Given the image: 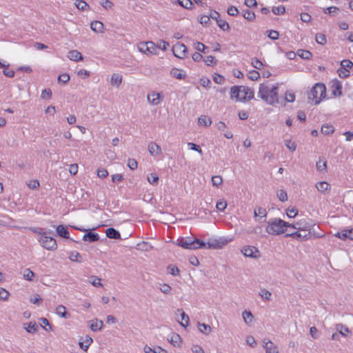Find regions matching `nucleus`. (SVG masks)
Here are the masks:
<instances>
[{"label": "nucleus", "instance_id": "f257e3e1", "mask_svg": "<svg viewBox=\"0 0 353 353\" xmlns=\"http://www.w3.org/2000/svg\"><path fill=\"white\" fill-rule=\"evenodd\" d=\"M278 87L277 83L271 86L261 83L259 86L258 97L270 105L279 103Z\"/></svg>", "mask_w": 353, "mask_h": 353}, {"label": "nucleus", "instance_id": "f03ea898", "mask_svg": "<svg viewBox=\"0 0 353 353\" xmlns=\"http://www.w3.org/2000/svg\"><path fill=\"white\" fill-rule=\"evenodd\" d=\"M288 222L281 219H272L268 221L266 232L272 235H279L283 234L286 230Z\"/></svg>", "mask_w": 353, "mask_h": 353}, {"label": "nucleus", "instance_id": "7ed1b4c3", "mask_svg": "<svg viewBox=\"0 0 353 353\" xmlns=\"http://www.w3.org/2000/svg\"><path fill=\"white\" fill-rule=\"evenodd\" d=\"M326 96V88L323 83H316L307 94L309 101H312L314 104H319L321 101Z\"/></svg>", "mask_w": 353, "mask_h": 353}, {"label": "nucleus", "instance_id": "20e7f679", "mask_svg": "<svg viewBox=\"0 0 353 353\" xmlns=\"http://www.w3.org/2000/svg\"><path fill=\"white\" fill-rule=\"evenodd\" d=\"M39 234H41L39 241L41 245L46 250H54L57 248V244L56 240L50 236H48L46 232L41 233L38 232Z\"/></svg>", "mask_w": 353, "mask_h": 353}, {"label": "nucleus", "instance_id": "39448f33", "mask_svg": "<svg viewBox=\"0 0 353 353\" xmlns=\"http://www.w3.org/2000/svg\"><path fill=\"white\" fill-rule=\"evenodd\" d=\"M228 241L225 238L210 239L207 243V249H220L226 245Z\"/></svg>", "mask_w": 353, "mask_h": 353}, {"label": "nucleus", "instance_id": "423d86ee", "mask_svg": "<svg viewBox=\"0 0 353 353\" xmlns=\"http://www.w3.org/2000/svg\"><path fill=\"white\" fill-rule=\"evenodd\" d=\"M172 52L176 57L183 59L187 52V47L182 43H176L172 47Z\"/></svg>", "mask_w": 353, "mask_h": 353}, {"label": "nucleus", "instance_id": "0eeeda50", "mask_svg": "<svg viewBox=\"0 0 353 353\" xmlns=\"http://www.w3.org/2000/svg\"><path fill=\"white\" fill-rule=\"evenodd\" d=\"M310 233L307 232V229H301L296 232L285 234V236H290L299 241L307 240L310 238Z\"/></svg>", "mask_w": 353, "mask_h": 353}, {"label": "nucleus", "instance_id": "6e6552de", "mask_svg": "<svg viewBox=\"0 0 353 353\" xmlns=\"http://www.w3.org/2000/svg\"><path fill=\"white\" fill-rule=\"evenodd\" d=\"M241 98L240 101H245L246 100H251L254 98V90L247 86L241 85Z\"/></svg>", "mask_w": 353, "mask_h": 353}, {"label": "nucleus", "instance_id": "1a4fd4ad", "mask_svg": "<svg viewBox=\"0 0 353 353\" xmlns=\"http://www.w3.org/2000/svg\"><path fill=\"white\" fill-rule=\"evenodd\" d=\"M263 347L266 353H279L276 346L268 339L263 340Z\"/></svg>", "mask_w": 353, "mask_h": 353}, {"label": "nucleus", "instance_id": "9d476101", "mask_svg": "<svg viewBox=\"0 0 353 353\" xmlns=\"http://www.w3.org/2000/svg\"><path fill=\"white\" fill-rule=\"evenodd\" d=\"M192 241V238H191V237L180 238V239H177V241L175 243L178 246H180L184 249L191 250Z\"/></svg>", "mask_w": 353, "mask_h": 353}, {"label": "nucleus", "instance_id": "9b49d317", "mask_svg": "<svg viewBox=\"0 0 353 353\" xmlns=\"http://www.w3.org/2000/svg\"><path fill=\"white\" fill-rule=\"evenodd\" d=\"M99 234L97 233L92 232L91 231L88 232L83 236V240L90 243L96 242L99 241Z\"/></svg>", "mask_w": 353, "mask_h": 353}, {"label": "nucleus", "instance_id": "f8f14e48", "mask_svg": "<svg viewBox=\"0 0 353 353\" xmlns=\"http://www.w3.org/2000/svg\"><path fill=\"white\" fill-rule=\"evenodd\" d=\"M258 252L259 251L256 248L250 246L245 247L242 250V253L244 254V256L251 258H256V256L254 255V253Z\"/></svg>", "mask_w": 353, "mask_h": 353}, {"label": "nucleus", "instance_id": "ddd939ff", "mask_svg": "<svg viewBox=\"0 0 353 353\" xmlns=\"http://www.w3.org/2000/svg\"><path fill=\"white\" fill-rule=\"evenodd\" d=\"M332 88L333 89L332 93L335 96H341L342 95V84L338 81L335 80L332 82Z\"/></svg>", "mask_w": 353, "mask_h": 353}, {"label": "nucleus", "instance_id": "4468645a", "mask_svg": "<svg viewBox=\"0 0 353 353\" xmlns=\"http://www.w3.org/2000/svg\"><path fill=\"white\" fill-rule=\"evenodd\" d=\"M254 216L255 217L260 216L258 219V221H259V222H264L265 220L263 221L262 218L267 216V211H266V210L265 208H263L261 207H258V208L254 209Z\"/></svg>", "mask_w": 353, "mask_h": 353}, {"label": "nucleus", "instance_id": "2eb2a0df", "mask_svg": "<svg viewBox=\"0 0 353 353\" xmlns=\"http://www.w3.org/2000/svg\"><path fill=\"white\" fill-rule=\"evenodd\" d=\"M90 322V327L92 331L97 332L98 330H101L103 326V323L102 321H99L97 319H95Z\"/></svg>", "mask_w": 353, "mask_h": 353}, {"label": "nucleus", "instance_id": "dca6fc26", "mask_svg": "<svg viewBox=\"0 0 353 353\" xmlns=\"http://www.w3.org/2000/svg\"><path fill=\"white\" fill-rule=\"evenodd\" d=\"M148 151L151 155L157 156L161 153V149L159 145L154 142H151L148 145Z\"/></svg>", "mask_w": 353, "mask_h": 353}, {"label": "nucleus", "instance_id": "f3484780", "mask_svg": "<svg viewBox=\"0 0 353 353\" xmlns=\"http://www.w3.org/2000/svg\"><path fill=\"white\" fill-rule=\"evenodd\" d=\"M199 248H207V243L197 238L192 239L191 250H197Z\"/></svg>", "mask_w": 353, "mask_h": 353}, {"label": "nucleus", "instance_id": "a211bd4d", "mask_svg": "<svg viewBox=\"0 0 353 353\" xmlns=\"http://www.w3.org/2000/svg\"><path fill=\"white\" fill-rule=\"evenodd\" d=\"M148 100L153 105H158L161 101V94L153 92L148 95Z\"/></svg>", "mask_w": 353, "mask_h": 353}, {"label": "nucleus", "instance_id": "6ab92c4d", "mask_svg": "<svg viewBox=\"0 0 353 353\" xmlns=\"http://www.w3.org/2000/svg\"><path fill=\"white\" fill-rule=\"evenodd\" d=\"M241 85H234L231 88V98H235L237 101H240L241 98Z\"/></svg>", "mask_w": 353, "mask_h": 353}, {"label": "nucleus", "instance_id": "aec40b11", "mask_svg": "<svg viewBox=\"0 0 353 353\" xmlns=\"http://www.w3.org/2000/svg\"><path fill=\"white\" fill-rule=\"evenodd\" d=\"M106 236L110 239H119L121 238L119 232L113 228H109L105 231Z\"/></svg>", "mask_w": 353, "mask_h": 353}, {"label": "nucleus", "instance_id": "412c9836", "mask_svg": "<svg viewBox=\"0 0 353 353\" xmlns=\"http://www.w3.org/2000/svg\"><path fill=\"white\" fill-rule=\"evenodd\" d=\"M110 82L112 85L119 88L122 83V76L120 74L114 73L112 75Z\"/></svg>", "mask_w": 353, "mask_h": 353}, {"label": "nucleus", "instance_id": "4be33fe9", "mask_svg": "<svg viewBox=\"0 0 353 353\" xmlns=\"http://www.w3.org/2000/svg\"><path fill=\"white\" fill-rule=\"evenodd\" d=\"M68 57L70 60L74 61H80V60H83L82 54L79 51L74 50H70L68 52Z\"/></svg>", "mask_w": 353, "mask_h": 353}, {"label": "nucleus", "instance_id": "5701e85b", "mask_svg": "<svg viewBox=\"0 0 353 353\" xmlns=\"http://www.w3.org/2000/svg\"><path fill=\"white\" fill-rule=\"evenodd\" d=\"M173 3H178L181 7L190 10L193 7V3L190 0H172Z\"/></svg>", "mask_w": 353, "mask_h": 353}, {"label": "nucleus", "instance_id": "b1692460", "mask_svg": "<svg viewBox=\"0 0 353 353\" xmlns=\"http://www.w3.org/2000/svg\"><path fill=\"white\" fill-rule=\"evenodd\" d=\"M92 342V339L89 336H86L83 341L79 342V345L83 351H87Z\"/></svg>", "mask_w": 353, "mask_h": 353}, {"label": "nucleus", "instance_id": "393cba45", "mask_svg": "<svg viewBox=\"0 0 353 353\" xmlns=\"http://www.w3.org/2000/svg\"><path fill=\"white\" fill-rule=\"evenodd\" d=\"M316 188L318 190V191L322 193H325L326 191L330 190L331 189L330 185L325 181L316 183Z\"/></svg>", "mask_w": 353, "mask_h": 353}, {"label": "nucleus", "instance_id": "a878e982", "mask_svg": "<svg viewBox=\"0 0 353 353\" xmlns=\"http://www.w3.org/2000/svg\"><path fill=\"white\" fill-rule=\"evenodd\" d=\"M90 28L95 32H103V23L99 21H94L90 24Z\"/></svg>", "mask_w": 353, "mask_h": 353}, {"label": "nucleus", "instance_id": "bb28decb", "mask_svg": "<svg viewBox=\"0 0 353 353\" xmlns=\"http://www.w3.org/2000/svg\"><path fill=\"white\" fill-rule=\"evenodd\" d=\"M57 232L60 236L64 239H69V232L67 228L63 225H59L57 227Z\"/></svg>", "mask_w": 353, "mask_h": 353}, {"label": "nucleus", "instance_id": "cd10ccee", "mask_svg": "<svg viewBox=\"0 0 353 353\" xmlns=\"http://www.w3.org/2000/svg\"><path fill=\"white\" fill-rule=\"evenodd\" d=\"M335 329H336V332H339L340 336L341 335L345 337L347 336L346 333L350 332L349 328L347 327H346L345 325H343L342 323L336 324L335 326Z\"/></svg>", "mask_w": 353, "mask_h": 353}, {"label": "nucleus", "instance_id": "c85d7f7f", "mask_svg": "<svg viewBox=\"0 0 353 353\" xmlns=\"http://www.w3.org/2000/svg\"><path fill=\"white\" fill-rule=\"evenodd\" d=\"M66 308L65 306L60 305L56 308V313L60 316L68 319L70 316V314L65 311Z\"/></svg>", "mask_w": 353, "mask_h": 353}, {"label": "nucleus", "instance_id": "c756f323", "mask_svg": "<svg viewBox=\"0 0 353 353\" xmlns=\"http://www.w3.org/2000/svg\"><path fill=\"white\" fill-rule=\"evenodd\" d=\"M198 329L205 335L209 334L212 331V328L209 325L201 323H198Z\"/></svg>", "mask_w": 353, "mask_h": 353}, {"label": "nucleus", "instance_id": "7c9ffc66", "mask_svg": "<svg viewBox=\"0 0 353 353\" xmlns=\"http://www.w3.org/2000/svg\"><path fill=\"white\" fill-rule=\"evenodd\" d=\"M168 341L174 346H180V343L182 342L180 335L176 333H173L170 339Z\"/></svg>", "mask_w": 353, "mask_h": 353}, {"label": "nucleus", "instance_id": "2f4dec72", "mask_svg": "<svg viewBox=\"0 0 353 353\" xmlns=\"http://www.w3.org/2000/svg\"><path fill=\"white\" fill-rule=\"evenodd\" d=\"M297 54L305 60H310L312 57V54L310 51L302 49L297 51Z\"/></svg>", "mask_w": 353, "mask_h": 353}, {"label": "nucleus", "instance_id": "473e14b6", "mask_svg": "<svg viewBox=\"0 0 353 353\" xmlns=\"http://www.w3.org/2000/svg\"><path fill=\"white\" fill-rule=\"evenodd\" d=\"M198 123L200 125L209 126L212 123L211 119L205 115L201 116L198 119Z\"/></svg>", "mask_w": 353, "mask_h": 353}, {"label": "nucleus", "instance_id": "72a5a7b5", "mask_svg": "<svg viewBox=\"0 0 353 353\" xmlns=\"http://www.w3.org/2000/svg\"><path fill=\"white\" fill-rule=\"evenodd\" d=\"M170 74L177 79H184L185 77V75L182 74L181 70L178 68H172L170 71Z\"/></svg>", "mask_w": 353, "mask_h": 353}, {"label": "nucleus", "instance_id": "f704fd0d", "mask_svg": "<svg viewBox=\"0 0 353 353\" xmlns=\"http://www.w3.org/2000/svg\"><path fill=\"white\" fill-rule=\"evenodd\" d=\"M69 259L72 261L78 262V263H82V256L76 251L71 252Z\"/></svg>", "mask_w": 353, "mask_h": 353}, {"label": "nucleus", "instance_id": "c9c22d12", "mask_svg": "<svg viewBox=\"0 0 353 353\" xmlns=\"http://www.w3.org/2000/svg\"><path fill=\"white\" fill-rule=\"evenodd\" d=\"M259 296L265 301L271 300L272 293L268 290L263 288L259 292Z\"/></svg>", "mask_w": 353, "mask_h": 353}, {"label": "nucleus", "instance_id": "e433bc0d", "mask_svg": "<svg viewBox=\"0 0 353 353\" xmlns=\"http://www.w3.org/2000/svg\"><path fill=\"white\" fill-rule=\"evenodd\" d=\"M75 6L79 10L83 11L86 10L88 8H89V5L83 0H77Z\"/></svg>", "mask_w": 353, "mask_h": 353}, {"label": "nucleus", "instance_id": "4c0bfd02", "mask_svg": "<svg viewBox=\"0 0 353 353\" xmlns=\"http://www.w3.org/2000/svg\"><path fill=\"white\" fill-rule=\"evenodd\" d=\"M243 17L250 21H254L256 17L255 14L249 10H245L243 12Z\"/></svg>", "mask_w": 353, "mask_h": 353}, {"label": "nucleus", "instance_id": "58836bf2", "mask_svg": "<svg viewBox=\"0 0 353 353\" xmlns=\"http://www.w3.org/2000/svg\"><path fill=\"white\" fill-rule=\"evenodd\" d=\"M243 318L246 323H251L254 316L250 311L245 310L242 314Z\"/></svg>", "mask_w": 353, "mask_h": 353}, {"label": "nucleus", "instance_id": "ea45409f", "mask_svg": "<svg viewBox=\"0 0 353 353\" xmlns=\"http://www.w3.org/2000/svg\"><path fill=\"white\" fill-rule=\"evenodd\" d=\"M334 128L332 125H323L321 128V132L323 134L329 135L334 132Z\"/></svg>", "mask_w": 353, "mask_h": 353}, {"label": "nucleus", "instance_id": "a19ab883", "mask_svg": "<svg viewBox=\"0 0 353 353\" xmlns=\"http://www.w3.org/2000/svg\"><path fill=\"white\" fill-rule=\"evenodd\" d=\"M194 46L196 50H197L199 52H201L204 54L208 53L206 50L208 48L203 43L199 41H196L194 43Z\"/></svg>", "mask_w": 353, "mask_h": 353}, {"label": "nucleus", "instance_id": "79ce46f5", "mask_svg": "<svg viewBox=\"0 0 353 353\" xmlns=\"http://www.w3.org/2000/svg\"><path fill=\"white\" fill-rule=\"evenodd\" d=\"M334 236L342 240L349 239L348 230H343L342 231L336 233Z\"/></svg>", "mask_w": 353, "mask_h": 353}, {"label": "nucleus", "instance_id": "37998d69", "mask_svg": "<svg viewBox=\"0 0 353 353\" xmlns=\"http://www.w3.org/2000/svg\"><path fill=\"white\" fill-rule=\"evenodd\" d=\"M216 23L219 26V27L221 30H223V31H226V30H228L230 29L229 23L227 21H224V20H222V19H219L216 21Z\"/></svg>", "mask_w": 353, "mask_h": 353}, {"label": "nucleus", "instance_id": "c03bdc74", "mask_svg": "<svg viewBox=\"0 0 353 353\" xmlns=\"http://www.w3.org/2000/svg\"><path fill=\"white\" fill-rule=\"evenodd\" d=\"M316 41L321 45H324L327 42L326 37L322 33H318L316 34Z\"/></svg>", "mask_w": 353, "mask_h": 353}, {"label": "nucleus", "instance_id": "a18cd8bd", "mask_svg": "<svg viewBox=\"0 0 353 353\" xmlns=\"http://www.w3.org/2000/svg\"><path fill=\"white\" fill-rule=\"evenodd\" d=\"M159 176L154 173H151L149 176H148V181L151 185L157 184L159 182Z\"/></svg>", "mask_w": 353, "mask_h": 353}, {"label": "nucleus", "instance_id": "49530a36", "mask_svg": "<svg viewBox=\"0 0 353 353\" xmlns=\"http://www.w3.org/2000/svg\"><path fill=\"white\" fill-rule=\"evenodd\" d=\"M272 11L276 15H281L285 12V8L283 6L273 7Z\"/></svg>", "mask_w": 353, "mask_h": 353}, {"label": "nucleus", "instance_id": "de8ad7c7", "mask_svg": "<svg viewBox=\"0 0 353 353\" xmlns=\"http://www.w3.org/2000/svg\"><path fill=\"white\" fill-rule=\"evenodd\" d=\"M38 326L37 325L36 323H29L28 324L27 327H25L24 328L29 333H35L37 331Z\"/></svg>", "mask_w": 353, "mask_h": 353}, {"label": "nucleus", "instance_id": "09e8293b", "mask_svg": "<svg viewBox=\"0 0 353 353\" xmlns=\"http://www.w3.org/2000/svg\"><path fill=\"white\" fill-rule=\"evenodd\" d=\"M168 272L170 274L173 275V276H178V275H179L180 270L175 265H168Z\"/></svg>", "mask_w": 353, "mask_h": 353}, {"label": "nucleus", "instance_id": "8fccbe9b", "mask_svg": "<svg viewBox=\"0 0 353 353\" xmlns=\"http://www.w3.org/2000/svg\"><path fill=\"white\" fill-rule=\"evenodd\" d=\"M316 166L317 170L321 171V172L325 171L327 168L326 162H325V161L320 159L319 160V161L316 162Z\"/></svg>", "mask_w": 353, "mask_h": 353}, {"label": "nucleus", "instance_id": "3c124183", "mask_svg": "<svg viewBox=\"0 0 353 353\" xmlns=\"http://www.w3.org/2000/svg\"><path fill=\"white\" fill-rule=\"evenodd\" d=\"M223 179L221 176L216 175L212 177V183L214 186L219 187L221 185Z\"/></svg>", "mask_w": 353, "mask_h": 353}, {"label": "nucleus", "instance_id": "603ef678", "mask_svg": "<svg viewBox=\"0 0 353 353\" xmlns=\"http://www.w3.org/2000/svg\"><path fill=\"white\" fill-rule=\"evenodd\" d=\"M286 214L289 218L295 217L298 214V210L296 208H288L286 209Z\"/></svg>", "mask_w": 353, "mask_h": 353}, {"label": "nucleus", "instance_id": "864d4df0", "mask_svg": "<svg viewBox=\"0 0 353 353\" xmlns=\"http://www.w3.org/2000/svg\"><path fill=\"white\" fill-rule=\"evenodd\" d=\"M339 8L336 6H331L324 8L323 12L326 14L334 15V14L339 10Z\"/></svg>", "mask_w": 353, "mask_h": 353}, {"label": "nucleus", "instance_id": "5fc2aeb1", "mask_svg": "<svg viewBox=\"0 0 353 353\" xmlns=\"http://www.w3.org/2000/svg\"><path fill=\"white\" fill-rule=\"evenodd\" d=\"M181 322H180V324L183 327H186L188 325L189 316L184 312H181Z\"/></svg>", "mask_w": 353, "mask_h": 353}, {"label": "nucleus", "instance_id": "6e6d98bb", "mask_svg": "<svg viewBox=\"0 0 353 353\" xmlns=\"http://www.w3.org/2000/svg\"><path fill=\"white\" fill-rule=\"evenodd\" d=\"M251 63L252 66L257 70H261L263 65V63L257 58L252 59Z\"/></svg>", "mask_w": 353, "mask_h": 353}, {"label": "nucleus", "instance_id": "4d7b16f0", "mask_svg": "<svg viewBox=\"0 0 353 353\" xmlns=\"http://www.w3.org/2000/svg\"><path fill=\"white\" fill-rule=\"evenodd\" d=\"M267 32H268V37L270 39H272V40H276V39H279V33L278 31L271 30L267 31Z\"/></svg>", "mask_w": 353, "mask_h": 353}, {"label": "nucleus", "instance_id": "13d9d810", "mask_svg": "<svg viewBox=\"0 0 353 353\" xmlns=\"http://www.w3.org/2000/svg\"><path fill=\"white\" fill-rule=\"evenodd\" d=\"M338 74L341 78H346L350 75V71L344 68H339L337 70Z\"/></svg>", "mask_w": 353, "mask_h": 353}, {"label": "nucleus", "instance_id": "bf43d9fd", "mask_svg": "<svg viewBox=\"0 0 353 353\" xmlns=\"http://www.w3.org/2000/svg\"><path fill=\"white\" fill-rule=\"evenodd\" d=\"M34 273L30 269H26L23 272V277L28 281H32Z\"/></svg>", "mask_w": 353, "mask_h": 353}, {"label": "nucleus", "instance_id": "052dcab7", "mask_svg": "<svg viewBox=\"0 0 353 353\" xmlns=\"http://www.w3.org/2000/svg\"><path fill=\"white\" fill-rule=\"evenodd\" d=\"M285 145L292 152L295 151L296 148V144L294 142L291 141L290 140H285Z\"/></svg>", "mask_w": 353, "mask_h": 353}, {"label": "nucleus", "instance_id": "680f3d73", "mask_svg": "<svg viewBox=\"0 0 353 353\" xmlns=\"http://www.w3.org/2000/svg\"><path fill=\"white\" fill-rule=\"evenodd\" d=\"M353 66V63L348 60V59H344L341 61V68L347 69L348 68H352Z\"/></svg>", "mask_w": 353, "mask_h": 353}, {"label": "nucleus", "instance_id": "e2e57ef3", "mask_svg": "<svg viewBox=\"0 0 353 353\" xmlns=\"http://www.w3.org/2000/svg\"><path fill=\"white\" fill-rule=\"evenodd\" d=\"M92 281H90L91 284L94 287H102L103 284L101 283V279L97 276H92L91 277Z\"/></svg>", "mask_w": 353, "mask_h": 353}, {"label": "nucleus", "instance_id": "0e129e2a", "mask_svg": "<svg viewBox=\"0 0 353 353\" xmlns=\"http://www.w3.org/2000/svg\"><path fill=\"white\" fill-rule=\"evenodd\" d=\"M259 77L260 74L256 70H252L249 72L248 78L252 81H256Z\"/></svg>", "mask_w": 353, "mask_h": 353}, {"label": "nucleus", "instance_id": "69168bd1", "mask_svg": "<svg viewBox=\"0 0 353 353\" xmlns=\"http://www.w3.org/2000/svg\"><path fill=\"white\" fill-rule=\"evenodd\" d=\"M277 196H278L279 199L282 202H284V201H287V199H288L287 192L283 190H281L277 193Z\"/></svg>", "mask_w": 353, "mask_h": 353}, {"label": "nucleus", "instance_id": "338daca9", "mask_svg": "<svg viewBox=\"0 0 353 353\" xmlns=\"http://www.w3.org/2000/svg\"><path fill=\"white\" fill-rule=\"evenodd\" d=\"M227 207V202L225 201H219L216 203V208L218 210L223 212Z\"/></svg>", "mask_w": 353, "mask_h": 353}, {"label": "nucleus", "instance_id": "774afa93", "mask_svg": "<svg viewBox=\"0 0 353 353\" xmlns=\"http://www.w3.org/2000/svg\"><path fill=\"white\" fill-rule=\"evenodd\" d=\"M101 5L103 8L106 10L112 9L113 7V3L109 0H103L101 3Z\"/></svg>", "mask_w": 353, "mask_h": 353}]
</instances>
